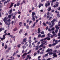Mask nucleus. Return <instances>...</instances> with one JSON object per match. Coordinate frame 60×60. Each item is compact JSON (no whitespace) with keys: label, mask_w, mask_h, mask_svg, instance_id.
I'll return each mask as SVG.
<instances>
[{"label":"nucleus","mask_w":60,"mask_h":60,"mask_svg":"<svg viewBox=\"0 0 60 60\" xmlns=\"http://www.w3.org/2000/svg\"><path fill=\"white\" fill-rule=\"evenodd\" d=\"M27 54L26 53H23V55H22V56L23 57V59H24L25 58L26 56H27Z\"/></svg>","instance_id":"obj_1"},{"label":"nucleus","mask_w":60,"mask_h":60,"mask_svg":"<svg viewBox=\"0 0 60 60\" xmlns=\"http://www.w3.org/2000/svg\"><path fill=\"white\" fill-rule=\"evenodd\" d=\"M57 42V40H56L55 41V43L52 44V46H54L56 45V44H57V43H58V42Z\"/></svg>","instance_id":"obj_2"},{"label":"nucleus","mask_w":60,"mask_h":60,"mask_svg":"<svg viewBox=\"0 0 60 60\" xmlns=\"http://www.w3.org/2000/svg\"><path fill=\"white\" fill-rule=\"evenodd\" d=\"M57 52L55 53H53V58H54L55 57H56L57 56L56 54Z\"/></svg>","instance_id":"obj_3"},{"label":"nucleus","mask_w":60,"mask_h":60,"mask_svg":"<svg viewBox=\"0 0 60 60\" xmlns=\"http://www.w3.org/2000/svg\"><path fill=\"white\" fill-rule=\"evenodd\" d=\"M50 3L49 2L48 3H46L45 4V6L46 7H49V5H50Z\"/></svg>","instance_id":"obj_4"},{"label":"nucleus","mask_w":60,"mask_h":60,"mask_svg":"<svg viewBox=\"0 0 60 60\" xmlns=\"http://www.w3.org/2000/svg\"><path fill=\"white\" fill-rule=\"evenodd\" d=\"M8 18H7L6 17H4V19L3 20V21L4 22H6L7 21V19Z\"/></svg>","instance_id":"obj_5"},{"label":"nucleus","mask_w":60,"mask_h":60,"mask_svg":"<svg viewBox=\"0 0 60 60\" xmlns=\"http://www.w3.org/2000/svg\"><path fill=\"white\" fill-rule=\"evenodd\" d=\"M39 45H37V46H35V50L36 51L37 50H38V49H39Z\"/></svg>","instance_id":"obj_6"},{"label":"nucleus","mask_w":60,"mask_h":60,"mask_svg":"<svg viewBox=\"0 0 60 60\" xmlns=\"http://www.w3.org/2000/svg\"><path fill=\"white\" fill-rule=\"evenodd\" d=\"M47 11H50L51 10V7H49L47 9Z\"/></svg>","instance_id":"obj_7"},{"label":"nucleus","mask_w":60,"mask_h":60,"mask_svg":"<svg viewBox=\"0 0 60 60\" xmlns=\"http://www.w3.org/2000/svg\"><path fill=\"white\" fill-rule=\"evenodd\" d=\"M26 38H24L23 39V41L24 42H26Z\"/></svg>","instance_id":"obj_8"},{"label":"nucleus","mask_w":60,"mask_h":60,"mask_svg":"<svg viewBox=\"0 0 60 60\" xmlns=\"http://www.w3.org/2000/svg\"><path fill=\"white\" fill-rule=\"evenodd\" d=\"M14 4V3H11V4L9 7V8H11L13 6V5Z\"/></svg>","instance_id":"obj_9"},{"label":"nucleus","mask_w":60,"mask_h":60,"mask_svg":"<svg viewBox=\"0 0 60 60\" xmlns=\"http://www.w3.org/2000/svg\"><path fill=\"white\" fill-rule=\"evenodd\" d=\"M4 30V28H0V32H1V31H2V30Z\"/></svg>","instance_id":"obj_10"},{"label":"nucleus","mask_w":60,"mask_h":60,"mask_svg":"<svg viewBox=\"0 0 60 60\" xmlns=\"http://www.w3.org/2000/svg\"><path fill=\"white\" fill-rule=\"evenodd\" d=\"M43 4L41 3H40L39 4V6H38V8H40L41 7V6H43Z\"/></svg>","instance_id":"obj_11"},{"label":"nucleus","mask_w":60,"mask_h":60,"mask_svg":"<svg viewBox=\"0 0 60 60\" xmlns=\"http://www.w3.org/2000/svg\"><path fill=\"white\" fill-rule=\"evenodd\" d=\"M47 35L48 36L47 37L48 38H49V37H50L51 36V34H50V33L48 34Z\"/></svg>","instance_id":"obj_12"},{"label":"nucleus","mask_w":60,"mask_h":60,"mask_svg":"<svg viewBox=\"0 0 60 60\" xmlns=\"http://www.w3.org/2000/svg\"><path fill=\"white\" fill-rule=\"evenodd\" d=\"M32 17L33 18V17H34V15H35V13L34 12H33L32 13Z\"/></svg>","instance_id":"obj_13"},{"label":"nucleus","mask_w":60,"mask_h":60,"mask_svg":"<svg viewBox=\"0 0 60 60\" xmlns=\"http://www.w3.org/2000/svg\"><path fill=\"white\" fill-rule=\"evenodd\" d=\"M43 26H47V24H46V23L43 22Z\"/></svg>","instance_id":"obj_14"},{"label":"nucleus","mask_w":60,"mask_h":60,"mask_svg":"<svg viewBox=\"0 0 60 60\" xmlns=\"http://www.w3.org/2000/svg\"><path fill=\"white\" fill-rule=\"evenodd\" d=\"M38 34H39V33H40V32H41V30H40V28H38Z\"/></svg>","instance_id":"obj_15"},{"label":"nucleus","mask_w":60,"mask_h":60,"mask_svg":"<svg viewBox=\"0 0 60 60\" xmlns=\"http://www.w3.org/2000/svg\"><path fill=\"white\" fill-rule=\"evenodd\" d=\"M35 25H36V22H34V23L33 24V26L32 27H34L35 26Z\"/></svg>","instance_id":"obj_16"},{"label":"nucleus","mask_w":60,"mask_h":60,"mask_svg":"<svg viewBox=\"0 0 60 60\" xmlns=\"http://www.w3.org/2000/svg\"><path fill=\"white\" fill-rule=\"evenodd\" d=\"M9 58H11L10 60H14V58L12 57V56L10 57Z\"/></svg>","instance_id":"obj_17"},{"label":"nucleus","mask_w":60,"mask_h":60,"mask_svg":"<svg viewBox=\"0 0 60 60\" xmlns=\"http://www.w3.org/2000/svg\"><path fill=\"white\" fill-rule=\"evenodd\" d=\"M48 54H49V55L50 56L51 55H52V54H53V52H49Z\"/></svg>","instance_id":"obj_18"},{"label":"nucleus","mask_w":60,"mask_h":60,"mask_svg":"<svg viewBox=\"0 0 60 60\" xmlns=\"http://www.w3.org/2000/svg\"><path fill=\"white\" fill-rule=\"evenodd\" d=\"M43 42H44L43 43H42V44L43 45L45 44L46 43H47V41H43Z\"/></svg>","instance_id":"obj_19"},{"label":"nucleus","mask_w":60,"mask_h":60,"mask_svg":"<svg viewBox=\"0 0 60 60\" xmlns=\"http://www.w3.org/2000/svg\"><path fill=\"white\" fill-rule=\"evenodd\" d=\"M54 25V24H52L50 26H49V27L50 28H52V27H53V26Z\"/></svg>","instance_id":"obj_20"},{"label":"nucleus","mask_w":60,"mask_h":60,"mask_svg":"<svg viewBox=\"0 0 60 60\" xmlns=\"http://www.w3.org/2000/svg\"><path fill=\"white\" fill-rule=\"evenodd\" d=\"M57 52V50H54L53 51V53L54 54H55V53H56V52Z\"/></svg>","instance_id":"obj_21"},{"label":"nucleus","mask_w":60,"mask_h":60,"mask_svg":"<svg viewBox=\"0 0 60 60\" xmlns=\"http://www.w3.org/2000/svg\"><path fill=\"white\" fill-rule=\"evenodd\" d=\"M29 42L30 44H31V42H32V40H31V39H30L29 40Z\"/></svg>","instance_id":"obj_22"},{"label":"nucleus","mask_w":60,"mask_h":60,"mask_svg":"<svg viewBox=\"0 0 60 60\" xmlns=\"http://www.w3.org/2000/svg\"><path fill=\"white\" fill-rule=\"evenodd\" d=\"M10 11V13H9L10 14H11V13L12 12V8H11L10 9V10L9 11Z\"/></svg>","instance_id":"obj_23"},{"label":"nucleus","mask_w":60,"mask_h":60,"mask_svg":"<svg viewBox=\"0 0 60 60\" xmlns=\"http://www.w3.org/2000/svg\"><path fill=\"white\" fill-rule=\"evenodd\" d=\"M5 24L6 25H8V23H9L8 22L6 21L5 22Z\"/></svg>","instance_id":"obj_24"},{"label":"nucleus","mask_w":60,"mask_h":60,"mask_svg":"<svg viewBox=\"0 0 60 60\" xmlns=\"http://www.w3.org/2000/svg\"><path fill=\"white\" fill-rule=\"evenodd\" d=\"M41 34H39L38 35V38H40V37H41Z\"/></svg>","instance_id":"obj_25"},{"label":"nucleus","mask_w":60,"mask_h":60,"mask_svg":"<svg viewBox=\"0 0 60 60\" xmlns=\"http://www.w3.org/2000/svg\"><path fill=\"white\" fill-rule=\"evenodd\" d=\"M31 50H30L27 53V54H30L31 52Z\"/></svg>","instance_id":"obj_26"},{"label":"nucleus","mask_w":60,"mask_h":60,"mask_svg":"<svg viewBox=\"0 0 60 60\" xmlns=\"http://www.w3.org/2000/svg\"><path fill=\"white\" fill-rule=\"evenodd\" d=\"M11 15H8V17L9 19H11Z\"/></svg>","instance_id":"obj_27"},{"label":"nucleus","mask_w":60,"mask_h":60,"mask_svg":"<svg viewBox=\"0 0 60 60\" xmlns=\"http://www.w3.org/2000/svg\"><path fill=\"white\" fill-rule=\"evenodd\" d=\"M5 47L4 48L5 49H7V45L6 44L4 46Z\"/></svg>","instance_id":"obj_28"},{"label":"nucleus","mask_w":60,"mask_h":60,"mask_svg":"<svg viewBox=\"0 0 60 60\" xmlns=\"http://www.w3.org/2000/svg\"><path fill=\"white\" fill-rule=\"evenodd\" d=\"M45 37V35L44 34L41 36V38H43Z\"/></svg>","instance_id":"obj_29"},{"label":"nucleus","mask_w":60,"mask_h":60,"mask_svg":"<svg viewBox=\"0 0 60 60\" xmlns=\"http://www.w3.org/2000/svg\"><path fill=\"white\" fill-rule=\"evenodd\" d=\"M17 30V28H15L13 30V31H16V30Z\"/></svg>","instance_id":"obj_30"},{"label":"nucleus","mask_w":60,"mask_h":60,"mask_svg":"<svg viewBox=\"0 0 60 60\" xmlns=\"http://www.w3.org/2000/svg\"><path fill=\"white\" fill-rule=\"evenodd\" d=\"M3 38L5 40V35H3Z\"/></svg>","instance_id":"obj_31"},{"label":"nucleus","mask_w":60,"mask_h":60,"mask_svg":"<svg viewBox=\"0 0 60 60\" xmlns=\"http://www.w3.org/2000/svg\"><path fill=\"white\" fill-rule=\"evenodd\" d=\"M20 5V3H17V6H19Z\"/></svg>","instance_id":"obj_32"},{"label":"nucleus","mask_w":60,"mask_h":60,"mask_svg":"<svg viewBox=\"0 0 60 60\" xmlns=\"http://www.w3.org/2000/svg\"><path fill=\"white\" fill-rule=\"evenodd\" d=\"M11 48L10 47H9L8 48V50H11Z\"/></svg>","instance_id":"obj_33"},{"label":"nucleus","mask_w":60,"mask_h":60,"mask_svg":"<svg viewBox=\"0 0 60 60\" xmlns=\"http://www.w3.org/2000/svg\"><path fill=\"white\" fill-rule=\"evenodd\" d=\"M22 30L21 29L20 30V31H19V34H20L21 33H22Z\"/></svg>","instance_id":"obj_34"},{"label":"nucleus","mask_w":60,"mask_h":60,"mask_svg":"<svg viewBox=\"0 0 60 60\" xmlns=\"http://www.w3.org/2000/svg\"><path fill=\"white\" fill-rule=\"evenodd\" d=\"M29 26L27 25V26H26V28L27 29H29Z\"/></svg>","instance_id":"obj_35"},{"label":"nucleus","mask_w":60,"mask_h":60,"mask_svg":"<svg viewBox=\"0 0 60 60\" xmlns=\"http://www.w3.org/2000/svg\"><path fill=\"white\" fill-rule=\"evenodd\" d=\"M49 47H51L52 46V44H49Z\"/></svg>","instance_id":"obj_36"},{"label":"nucleus","mask_w":60,"mask_h":60,"mask_svg":"<svg viewBox=\"0 0 60 60\" xmlns=\"http://www.w3.org/2000/svg\"><path fill=\"white\" fill-rule=\"evenodd\" d=\"M48 56V53H47L46 54H45V55H44V56L45 57H46V56Z\"/></svg>","instance_id":"obj_37"},{"label":"nucleus","mask_w":60,"mask_h":60,"mask_svg":"<svg viewBox=\"0 0 60 60\" xmlns=\"http://www.w3.org/2000/svg\"><path fill=\"white\" fill-rule=\"evenodd\" d=\"M20 45H21V44H19L17 45V47H18V48H19L20 47Z\"/></svg>","instance_id":"obj_38"},{"label":"nucleus","mask_w":60,"mask_h":60,"mask_svg":"<svg viewBox=\"0 0 60 60\" xmlns=\"http://www.w3.org/2000/svg\"><path fill=\"white\" fill-rule=\"evenodd\" d=\"M51 30L52 31H54L55 30V28L53 27L51 29Z\"/></svg>","instance_id":"obj_39"},{"label":"nucleus","mask_w":60,"mask_h":60,"mask_svg":"<svg viewBox=\"0 0 60 60\" xmlns=\"http://www.w3.org/2000/svg\"><path fill=\"white\" fill-rule=\"evenodd\" d=\"M22 22H20L19 23V25H22Z\"/></svg>","instance_id":"obj_40"},{"label":"nucleus","mask_w":60,"mask_h":60,"mask_svg":"<svg viewBox=\"0 0 60 60\" xmlns=\"http://www.w3.org/2000/svg\"><path fill=\"white\" fill-rule=\"evenodd\" d=\"M32 20L34 21H35V18L34 17H33L32 19Z\"/></svg>","instance_id":"obj_41"},{"label":"nucleus","mask_w":60,"mask_h":60,"mask_svg":"<svg viewBox=\"0 0 60 60\" xmlns=\"http://www.w3.org/2000/svg\"><path fill=\"white\" fill-rule=\"evenodd\" d=\"M49 52V49H48L46 51V52Z\"/></svg>","instance_id":"obj_42"},{"label":"nucleus","mask_w":60,"mask_h":60,"mask_svg":"<svg viewBox=\"0 0 60 60\" xmlns=\"http://www.w3.org/2000/svg\"><path fill=\"white\" fill-rule=\"evenodd\" d=\"M48 38L47 37L45 38L44 39H43L44 40V41H46L47 39Z\"/></svg>","instance_id":"obj_43"},{"label":"nucleus","mask_w":60,"mask_h":60,"mask_svg":"<svg viewBox=\"0 0 60 60\" xmlns=\"http://www.w3.org/2000/svg\"><path fill=\"white\" fill-rule=\"evenodd\" d=\"M32 20L30 21H29V24L30 25V24L31 23H32Z\"/></svg>","instance_id":"obj_44"},{"label":"nucleus","mask_w":60,"mask_h":60,"mask_svg":"<svg viewBox=\"0 0 60 60\" xmlns=\"http://www.w3.org/2000/svg\"><path fill=\"white\" fill-rule=\"evenodd\" d=\"M57 31H58V30L56 29L55 30V32L56 33H57Z\"/></svg>","instance_id":"obj_45"},{"label":"nucleus","mask_w":60,"mask_h":60,"mask_svg":"<svg viewBox=\"0 0 60 60\" xmlns=\"http://www.w3.org/2000/svg\"><path fill=\"white\" fill-rule=\"evenodd\" d=\"M43 45L42 44L41 45L39 46V48H41V47H42Z\"/></svg>","instance_id":"obj_46"},{"label":"nucleus","mask_w":60,"mask_h":60,"mask_svg":"<svg viewBox=\"0 0 60 60\" xmlns=\"http://www.w3.org/2000/svg\"><path fill=\"white\" fill-rule=\"evenodd\" d=\"M41 34H44V32L43 31H42L41 32Z\"/></svg>","instance_id":"obj_47"},{"label":"nucleus","mask_w":60,"mask_h":60,"mask_svg":"<svg viewBox=\"0 0 60 60\" xmlns=\"http://www.w3.org/2000/svg\"><path fill=\"white\" fill-rule=\"evenodd\" d=\"M49 28V26H47L45 28V30H48V29Z\"/></svg>","instance_id":"obj_48"},{"label":"nucleus","mask_w":60,"mask_h":60,"mask_svg":"<svg viewBox=\"0 0 60 60\" xmlns=\"http://www.w3.org/2000/svg\"><path fill=\"white\" fill-rule=\"evenodd\" d=\"M17 13H18V14H21V12H20V11L18 12Z\"/></svg>","instance_id":"obj_49"},{"label":"nucleus","mask_w":60,"mask_h":60,"mask_svg":"<svg viewBox=\"0 0 60 60\" xmlns=\"http://www.w3.org/2000/svg\"><path fill=\"white\" fill-rule=\"evenodd\" d=\"M30 54L28 55L27 56V57H28V58H29L30 57Z\"/></svg>","instance_id":"obj_50"},{"label":"nucleus","mask_w":60,"mask_h":60,"mask_svg":"<svg viewBox=\"0 0 60 60\" xmlns=\"http://www.w3.org/2000/svg\"><path fill=\"white\" fill-rule=\"evenodd\" d=\"M48 38V39H47V40L48 41H49V40H50V38Z\"/></svg>","instance_id":"obj_51"},{"label":"nucleus","mask_w":60,"mask_h":60,"mask_svg":"<svg viewBox=\"0 0 60 60\" xmlns=\"http://www.w3.org/2000/svg\"><path fill=\"white\" fill-rule=\"evenodd\" d=\"M16 54V53L15 52H14L13 55V56H14L15 55V54Z\"/></svg>","instance_id":"obj_52"},{"label":"nucleus","mask_w":60,"mask_h":60,"mask_svg":"<svg viewBox=\"0 0 60 60\" xmlns=\"http://www.w3.org/2000/svg\"><path fill=\"white\" fill-rule=\"evenodd\" d=\"M4 43H3L2 45V47H4Z\"/></svg>","instance_id":"obj_53"},{"label":"nucleus","mask_w":60,"mask_h":60,"mask_svg":"<svg viewBox=\"0 0 60 60\" xmlns=\"http://www.w3.org/2000/svg\"><path fill=\"white\" fill-rule=\"evenodd\" d=\"M48 31H49V32H51V29H50V28H49Z\"/></svg>","instance_id":"obj_54"},{"label":"nucleus","mask_w":60,"mask_h":60,"mask_svg":"<svg viewBox=\"0 0 60 60\" xmlns=\"http://www.w3.org/2000/svg\"><path fill=\"white\" fill-rule=\"evenodd\" d=\"M44 40V39H41L40 40V41H43V40Z\"/></svg>","instance_id":"obj_55"},{"label":"nucleus","mask_w":60,"mask_h":60,"mask_svg":"<svg viewBox=\"0 0 60 60\" xmlns=\"http://www.w3.org/2000/svg\"><path fill=\"white\" fill-rule=\"evenodd\" d=\"M52 21L54 22H55L56 21V19H53L52 20Z\"/></svg>","instance_id":"obj_56"},{"label":"nucleus","mask_w":60,"mask_h":60,"mask_svg":"<svg viewBox=\"0 0 60 60\" xmlns=\"http://www.w3.org/2000/svg\"><path fill=\"white\" fill-rule=\"evenodd\" d=\"M53 51V50L52 49H49V51Z\"/></svg>","instance_id":"obj_57"},{"label":"nucleus","mask_w":60,"mask_h":60,"mask_svg":"<svg viewBox=\"0 0 60 60\" xmlns=\"http://www.w3.org/2000/svg\"><path fill=\"white\" fill-rule=\"evenodd\" d=\"M13 19H15V15H14L13 16Z\"/></svg>","instance_id":"obj_58"},{"label":"nucleus","mask_w":60,"mask_h":60,"mask_svg":"<svg viewBox=\"0 0 60 60\" xmlns=\"http://www.w3.org/2000/svg\"><path fill=\"white\" fill-rule=\"evenodd\" d=\"M51 23H52V24H54V23L55 22H54V21H53V20H52V21H51Z\"/></svg>","instance_id":"obj_59"},{"label":"nucleus","mask_w":60,"mask_h":60,"mask_svg":"<svg viewBox=\"0 0 60 60\" xmlns=\"http://www.w3.org/2000/svg\"><path fill=\"white\" fill-rule=\"evenodd\" d=\"M34 7H33L32 8V11L34 10Z\"/></svg>","instance_id":"obj_60"},{"label":"nucleus","mask_w":60,"mask_h":60,"mask_svg":"<svg viewBox=\"0 0 60 60\" xmlns=\"http://www.w3.org/2000/svg\"><path fill=\"white\" fill-rule=\"evenodd\" d=\"M52 19V17H50L49 19V20H50Z\"/></svg>","instance_id":"obj_61"},{"label":"nucleus","mask_w":60,"mask_h":60,"mask_svg":"<svg viewBox=\"0 0 60 60\" xmlns=\"http://www.w3.org/2000/svg\"><path fill=\"white\" fill-rule=\"evenodd\" d=\"M18 18H19V19H20V15H19L18 16Z\"/></svg>","instance_id":"obj_62"},{"label":"nucleus","mask_w":60,"mask_h":60,"mask_svg":"<svg viewBox=\"0 0 60 60\" xmlns=\"http://www.w3.org/2000/svg\"><path fill=\"white\" fill-rule=\"evenodd\" d=\"M37 55V53H34V56H36Z\"/></svg>","instance_id":"obj_63"},{"label":"nucleus","mask_w":60,"mask_h":60,"mask_svg":"<svg viewBox=\"0 0 60 60\" xmlns=\"http://www.w3.org/2000/svg\"><path fill=\"white\" fill-rule=\"evenodd\" d=\"M58 10H60V7H59L57 8Z\"/></svg>","instance_id":"obj_64"}]
</instances>
